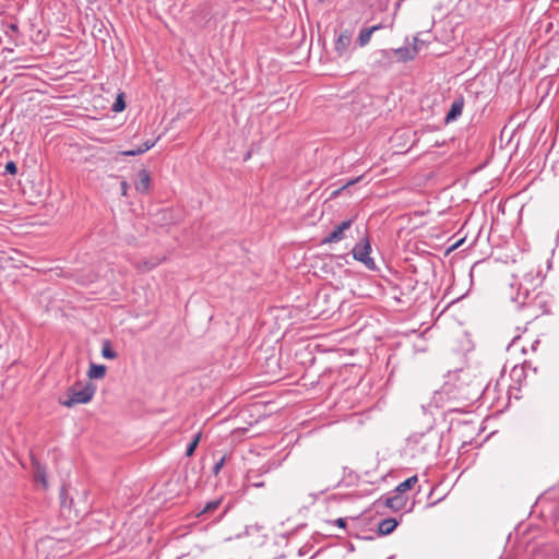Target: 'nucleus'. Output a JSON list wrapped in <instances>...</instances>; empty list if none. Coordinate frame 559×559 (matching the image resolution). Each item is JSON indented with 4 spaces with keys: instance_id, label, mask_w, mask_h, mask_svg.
<instances>
[{
    "instance_id": "1",
    "label": "nucleus",
    "mask_w": 559,
    "mask_h": 559,
    "mask_svg": "<svg viewBox=\"0 0 559 559\" xmlns=\"http://www.w3.org/2000/svg\"><path fill=\"white\" fill-rule=\"evenodd\" d=\"M441 448V437L435 432L415 435L407 439V449L423 454L438 453Z\"/></svg>"
},
{
    "instance_id": "2",
    "label": "nucleus",
    "mask_w": 559,
    "mask_h": 559,
    "mask_svg": "<svg viewBox=\"0 0 559 559\" xmlns=\"http://www.w3.org/2000/svg\"><path fill=\"white\" fill-rule=\"evenodd\" d=\"M95 391L96 388L92 383H86L80 389L70 388L67 393L68 397L61 401V404L66 407H72L75 404H86L93 399Z\"/></svg>"
},
{
    "instance_id": "3",
    "label": "nucleus",
    "mask_w": 559,
    "mask_h": 559,
    "mask_svg": "<svg viewBox=\"0 0 559 559\" xmlns=\"http://www.w3.org/2000/svg\"><path fill=\"white\" fill-rule=\"evenodd\" d=\"M371 246L368 238H364L361 241L356 243L352 250L355 260L365 264L369 270L376 269L374 260L370 257Z\"/></svg>"
},
{
    "instance_id": "4",
    "label": "nucleus",
    "mask_w": 559,
    "mask_h": 559,
    "mask_svg": "<svg viewBox=\"0 0 559 559\" xmlns=\"http://www.w3.org/2000/svg\"><path fill=\"white\" fill-rule=\"evenodd\" d=\"M33 468V478L44 490L49 488L48 464L41 460V456H29Z\"/></svg>"
},
{
    "instance_id": "5",
    "label": "nucleus",
    "mask_w": 559,
    "mask_h": 559,
    "mask_svg": "<svg viewBox=\"0 0 559 559\" xmlns=\"http://www.w3.org/2000/svg\"><path fill=\"white\" fill-rule=\"evenodd\" d=\"M370 66L373 69L386 70L394 63L393 52L390 49H379L372 52Z\"/></svg>"
},
{
    "instance_id": "6",
    "label": "nucleus",
    "mask_w": 559,
    "mask_h": 559,
    "mask_svg": "<svg viewBox=\"0 0 559 559\" xmlns=\"http://www.w3.org/2000/svg\"><path fill=\"white\" fill-rule=\"evenodd\" d=\"M353 32L344 29L340 32L334 41V51L338 58L348 56L352 48Z\"/></svg>"
},
{
    "instance_id": "7",
    "label": "nucleus",
    "mask_w": 559,
    "mask_h": 559,
    "mask_svg": "<svg viewBox=\"0 0 559 559\" xmlns=\"http://www.w3.org/2000/svg\"><path fill=\"white\" fill-rule=\"evenodd\" d=\"M376 506H383L396 512L402 510L406 504V498L403 495L395 492L393 496L381 497L374 502Z\"/></svg>"
},
{
    "instance_id": "8",
    "label": "nucleus",
    "mask_w": 559,
    "mask_h": 559,
    "mask_svg": "<svg viewBox=\"0 0 559 559\" xmlns=\"http://www.w3.org/2000/svg\"><path fill=\"white\" fill-rule=\"evenodd\" d=\"M353 224V219L342 222L323 239L322 243L338 242L344 238L345 230L349 229Z\"/></svg>"
},
{
    "instance_id": "9",
    "label": "nucleus",
    "mask_w": 559,
    "mask_h": 559,
    "mask_svg": "<svg viewBox=\"0 0 559 559\" xmlns=\"http://www.w3.org/2000/svg\"><path fill=\"white\" fill-rule=\"evenodd\" d=\"M282 465V461H267L265 464H263L258 469H249L247 477L248 479H253L254 477L262 476L264 474H267L276 468H278Z\"/></svg>"
},
{
    "instance_id": "10",
    "label": "nucleus",
    "mask_w": 559,
    "mask_h": 559,
    "mask_svg": "<svg viewBox=\"0 0 559 559\" xmlns=\"http://www.w3.org/2000/svg\"><path fill=\"white\" fill-rule=\"evenodd\" d=\"M135 190L140 193H148L151 189V176L146 169L138 173V180L134 182Z\"/></svg>"
},
{
    "instance_id": "11",
    "label": "nucleus",
    "mask_w": 559,
    "mask_h": 559,
    "mask_svg": "<svg viewBox=\"0 0 559 559\" xmlns=\"http://www.w3.org/2000/svg\"><path fill=\"white\" fill-rule=\"evenodd\" d=\"M163 260L156 257L142 259L134 263V267L141 273H146L159 265Z\"/></svg>"
},
{
    "instance_id": "12",
    "label": "nucleus",
    "mask_w": 559,
    "mask_h": 559,
    "mask_svg": "<svg viewBox=\"0 0 559 559\" xmlns=\"http://www.w3.org/2000/svg\"><path fill=\"white\" fill-rule=\"evenodd\" d=\"M463 107H464V99H463V97H460V98L455 99L451 104L450 110H449V112L445 116V123H450L452 121H455L462 115Z\"/></svg>"
},
{
    "instance_id": "13",
    "label": "nucleus",
    "mask_w": 559,
    "mask_h": 559,
    "mask_svg": "<svg viewBox=\"0 0 559 559\" xmlns=\"http://www.w3.org/2000/svg\"><path fill=\"white\" fill-rule=\"evenodd\" d=\"M358 478L366 477L367 481L370 484H376L378 481L384 480L386 473L383 472L379 475H373L371 471L364 468L362 466H357L355 471Z\"/></svg>"
},
{
    "instance_id": "14",
    "label": "nucleus",
    "mask_w": 559,
    "mask_h": 559,
    "mask_svg": "<svg viewBox=\"0 0 559 559\" xmlns=\"http://www.w3.org/2000/svg\"><path fill=\"white\" fill-rule=\"evenodd\" d=\"M382 28V24H377L371 27L361 28L358 35V44L360 47H365L367 44H369L372 34L376 31H379Z\"/></svg>"
},
{
    "instance_id": "15",
    "label": "nucleus",
    "mask_w": 559,
    "mask_h": 559,
    "mask_svg": "<svg viewBox=\"0 0 559 559\" xmlns=\"http://www.w3.org/2000/svg\"><path fill=\"white\" fill-rule=\"evenodd\" d=\"M397 525L399 521L396 519H384L378 525V534L381 536L389 535L396 528Z\"/></svg>"
},
{
    "instance_id": "16",
    "label": "nucleus",
    "mask_w": 559,
    "mask_h": 559,
    "mask_svg": "<svg viewBox=\"0 0 559 559\" xmlns=\"http://www.w3.org/2000/svg\"><path fill=\"white\" fill-rule=\"evenodd\" d=\"M393 52V57H396V60L399 62H407L409 60H413L416 55L409 47H401L396 49H390Z\"/></svg>"
},
{
    "instance_id": "17",
    "label": "nucleus",
    "mask_w": 559,
    "mask_h": 559,
    "mask_svg": "<svg viewBox=\"0 0 559 559\" xmlns=\"http://www.w3.org/2000/svg\"><path fill=\"white\" fill-rule=\"evenodd\" d=\"M418 481V478L416 475L412 476V477H408L407 479H405L404 481H402L401 484H399L395 489H394V492H397L399 495H403L405 491L409 490L413 488V486Z\"/></svg>"
},
{
    "instance_id": "18",
    "label": "nucleus",
    "mask_w": 559,
    "mask_h": 559,
    "mask_svg": "<svg viewBox=\"0 0 559 559\" xmlns=\"http://www.w3.org/2000/svg\"><path fill=\"white\" fill-rule=\"evenodd\" d=\"M154 145H155L154 141L153 142L152 141H146L141 146H139L138 148L129 150V151H123L121 154L124 155V156H136V155L145 153L146 151L152 148Z\"/></svg>"
},
{
    "instance_id": "19",
    "label": "nucleus",
    "mask_w": 559,
    "mask_h": 559,
    "mask_svg": "<svg viewBox=\"0 0 559 559\" xmlns=\"http://www.w3.org/2000/svg\"><path fill=\"white\" fill-rule=\"evenodd\" d=\"M106 373V367L104 365L91 364L87 376L90 379H102Z\"/></svg>"
},
{
    "instance_id": "20",
    "label": "nucleus",
    "mask_w": 559,
    "mask_h": 559,
    "mask_svg": "<svg viewBox=\"0 0 559 559\" xmlns=\"http://www.w3.org/2000/svg\"><path fill=\"white\" fill-rule=\"evenodd\" d=\"M102 356L106 359H115L117 357V353L112 349L111 343L108 340L103 342Z\"/></svg>"
},
{
    "instance_id": "21",
    "label": "nucleus",
    "mask_w": 559,
    "mask_h": 559,
    "mask_svg": "<svg viewBox=\"0 0 559 559\" xmlns=\"http://www.w3.org/2000/svg\"><path fill=\"white\" fill-rule=\"evenodd\" d=\"M222 503V499L212 500L205 503L203 509L198 513V516H202L206 513H211L215 511L219 504Z\"/></svg>"
},
{
    "instance_id": "22",
    "label": "nucleus",
    "mask_w": 559,
    "mask_h": 559,
    "mask_svg": "<svg viewBox=\"0 0 559 559\" xmlns=\"http://www.w3.org/2000/svg\"><path fill=\"white\" fill-rule=\"evenodd\" d=\"M200 439H201V433L194 435L193 438L186 443V449H185L183 454H193Z\"/></svg>"
},
{
    "instance_id": "23",
    "label": "nucleus",
    "mask_w": 559,
    "mask_h": 559,
    "mask_svg": "<svg viewBox=\"0 0 559 559\" xmlns=\"http://www.w3.org/2000/svg\"><path fill=\"white\" fill-rule=\"evenodd\" d=\"M426 44L427 41L417 35L414 37L412 50L415 55H417L426 46Z\"/></svg>"
},
{
    "instance_id": "24",
    "label": "nucleus",
    "mask_w": 559,
    "mask_h": 559,
    "mask_svg": "<svg viewBox=\"0 0 559 559\" xmlns=\"http://www.w3.org/2000/svg\"><path fill=\"white\" fill-rule=\"evenodd\" d=\"M225 464V456H222L218 461L211 464L210 469L213 475H217L221 471V468Z\"/></svg>"
},
{
    "instance_id": "25",
    "label": "nucleus",
    "mask_w": 559,
    "mask_h": 559,
    "mask_svg": "<svg viewBox=\"0 0 559 559\" xmlns=\"http://www.w3.org/2000/svg\"><path fill=\"white\" fill-rule=\"evenodd\" d=\"M124 108H126V103L123 100V95L120 94V95H118V97L116 98V100L112 105V110L116 112H119V111H122Z\"/></svg>"
},
{
    "instance_id": "26",
    "label": "nucleus",
    "mask_w": 559,
    "mask_h": 559,
    "mask_svg": "<svg viewBox=\"0 0 559 559\" xmlns=\"http://www.w3.org/2000/svg\"><path fill=\"white\" fill-rule=\"evenodd\" d=\"M359 179H360V177H358L356 179H353V180H349L346 185L342 186L340 189H337L334 192H332V197L338 195L341 193V191L346 189L348 186H352V185L356 183Z\"/></svg>"
},
{
    "instance_id": "27",
    "label": "nucleus",
    "mask_w": 559,
    "mask_h": 559,
    "mask_svg": "<svg viewBox=\"0 0 559 559\" xmlns=\"http://www.w3.org/2000/svg\"><path fill=\"white\" fill-rule=\"evenodd\" d=\"M5 171L11 174V175L16 174L17 167H16L15 163L14 162H8L7 165H5Z\"/></svg>"
},
{
    "instance_id": "28",
    "label": "nucleus",
    "mask_w": 559,
    "mask_h": 559,
    "mask_svg": "<svg viewBox=\"0 0 559 559\" xmlns=\"http://www.w3.org/2000/svg\"><path fill=\"white\" fill-rule=\"evenodd\" d=\"M120 190H121V194L123 197H126L127 193H128V190H129V185H128L127 181L123 180V181L120 182Z\"/></svg>"
},
{
    "instance_id": "29",
    "label": "nucleus",
    "mask_w": 559,
    "mask_h": 559,
    "mask_svg": "<svg viewBox=\"0 0 559 559\" xmlns=\"http://www.w3.org/2000/svg\"><path fill=\"white\" fill-rule=\"evenodd\" d=\"M60 499H61V504L62 506H66V500H67V488L63 486L60 490Z\"/></svg>"
},
{
    "instance_id": "30",
    "label": "nucleus",
    "mask_w": 559,
    "mask_h": 559,
    "mask_svg": "<svg viewBox=\"0 0 559 559\" xmlns=\"http://www.w3.org/2000/svg\"><path fill=\"white\" fill-rule=\"evenodd\" d=\"M335 524H336L338 527H341V528H345V526H346V520H345V519H343V518H340V519H337V520L335 521Z\"/></svg>"
},
{
    "instance_id": "31",
    "label": "nucleus",
    "mask_w": 559,
    "mask_h": 559,
    "mask_svg": "<svg viewBox=\"0 0 559 559\" xmlns=\"http://www.w3.org/2000/svg\"><path fill=\"white\" fill-rule=\"evenodd\" d=\"M207 459L209 456H202V469H205L207 467Z\"/></svg>"
},
{
    "instance_id": "32",
    "label": "nucleus",
    "mask_w": 559,
    "mask_h": 559,
    "mask_svg": "<svg viewBox=\"0 0 559 559\" xmlns=\"http://www.w3.org/2000/svg\"><path fill=\"white\" fill-rule=\"evenodd\" d=\"M251 485H252L253 487H255V488H261V487H263V486H264V483H263V481H253Z\"/></svg>"
},
{
    "instance_id": "33",
    "label": "nucleus",
    "mask_w": 559,
    "mask_h": 559,
    "mask_svg": "<svg viewBox=\"0 0 559 559\" xmlns=\"http://www.w3.org/2000/svg\"><path fill=\"white\" fill-rule=\"evenodd\" d=\"M538 341H535V343L533 344V349L535 348L536 345H538Z\"/></svg>"
}]
</instances>
